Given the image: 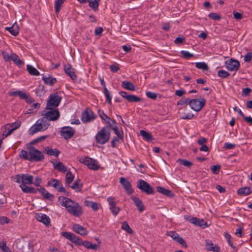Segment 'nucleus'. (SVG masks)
I'll return each instance as SVG.
<instances>
[{"label": "nucleus", "mask_w": 252, "mask_h": 252, "mask_svg": "<svg viewBox=\"0 0 252 252\" xmlns=\"http://www.w3.org/2000/svg\"><path fill=\"white\" fill-rule=\"evenodd\" d=\"M59 200L62 199L61 205L64 207L71 215L79 217L83 214L82 208L80 204L71 199L64 196H60Z\"/></svg>", "instance_id": "obj_1"}, {"label": "nucleus", "mask_w": 252, "mask_h": 252, "mask_svg": "<svg viewBox=\"0 0 252 252\" xmlns=\"http://www.w3.org/2000/svg\"><path fill=\"white\" fill-rule=\"evenodd\" d=\"M19 156L21 158L33 162L41 161L44 158L43 154L32 146L28 148V152L22 150Z\"/></svg>", "instance_id": "obj_2"}, {"label": "nucleus", "mask_w": 252, "mask_h": 252, "mask_svg": "<svg viewBox=\"0 0 252 252\" xmlns=\"http://www.w3.org/2000/svg\"><path fill=\"white\" fill-rule=\"evenodd\" d=\"M50 125V122L44 116L38 120L35 124L33 125L29 129V133L30 135H33L34 133L46 130Z\"/></svg>", "instance_id": "obj_3"}, {"label": "nucleus", "mask_w": 252, "mask_h": 252, "mask_svg": "<svg viewBox=\"0 0 252 252\" xmlns=\"http://www.w3.org/2000/svg\"><path fill=\"white\" fill-rule=\"evenodd\" d=\"M110 137V132L107 127H103L95 135V138L97 143L104 144L107 143Z\"/></svg>", "instance_id": "obj_4"}, {"label": "nucleus", "mask_w": 252, "mask_h": 252, "mask_svg": "<svg viewBox=\"0 0 252 252\" xmlns=\"http://www.w3.org/2000/svg\"><path fill=\"white\" fill-rule=\"evenodd\" d=\"M46 111L42 115L50 122V121H56L60 117V113L57 108L45 107Z\"/></svg>", "instance_id": "obj_5"}, {"label": "nucleus", "mask_w": 252, "mask_h": 252, "mask_svg": "<svg viewBox=\"0 0 252 252\" xmlns=\"http://www.w3.org/2000/svg\"><path fill=\"white\" fill-rule=\"evenodd\" d=\"M206 103L205 99L203 97L190 99L189 105L190 108L195 111L199 112L205 106Z\"/></svg>", "instance_id": "obj_6"}, {"label": "nucleus", "mask_w": 252, "mask_h": 252, "mask_svg": "<svg viewBox=\"0 0 252 252\" xmlns=\"http://www.w3.org/2000/svg\"><path fill=\"white\" fill-rule=\"evenodd\" d=\"M62 97L57 93L51 94L46 103V107L56 108L61 102Z\"/></svg>", "instance_id": "obj_7"}, {"label": "nucleus", "mask_w": 252, "mask_h": 252, "mask_svg": "<svg viewBox=\"0 0 252 252\" xmlns=\"http://www.w3.org/2000/svg\"><path fill=\"white\" fill-rule=\"evenodd\" d=\"M136 186L142 192H144L148 195L153 194L155 193L154 189L143 180L140 179L138 180Z\"/></svg>", "instance_id": "obj_8"}, {"label": "nucleus", "mask_w": 252, "mask_h": 252, "mask_svg": "<svg viewBox=\"0 0 252 252\" xmlns=\"http://www.w3.org/2000/svg\"><path fill=\"white\" fill-rule=\"evenodd\" d=\"M33 177L32 175L26 174H18L16 176V182L21 184H32L33 183Z\"/></svg>", "instance_id": "obj_9"}, {"label": "nucleus", "mask_w": 252, "mask_h": 252, "mask_svg": "<svg viewBox=\"0 0 252 252\" xmlns=\"http://www.w3.org/2000/svg\"><path fill=\"white\" fill-rule=\"evenodd\" d=\"M11 96H18L20 99H24L28 104H31L34 101V100L30 96L22 91H17L11 92L9 94Z\"/></svg>", "instance_id": "obj_10"}, {"label": "nucleus", "mask_w": 252, "mask_h": 252, "mask_svg": "<svg viewBox=\"0 0 252 252\" xmlns=\"http://www.w3.org/2000/svg\"><path fill=\"white\" fill-rule=\"evenodd\" d=\"M48 185L52 186L56 189L59 192H63L66 196L69 195V192L67 191L63 186L61 182L57 179H52L48 182Z\"/></svg>", "instance_id": "obj_11"}, {"label": "nucleus", "mask_w": 252, "mask_h": 252, "mask_svg": "<svg viewBox=\"0 0 252 252\" xmlns=\"http://www.w3.org/2000/svg\"><path fill=\"white\" fill-rule=\"evenodd\" d=\"M96 118V116L90 108H87L81 116V120L83 123H88L93 121Z\"/></svg>", "instance_id": "obj_12"}, {"label": "nucleus", "mask_w": 252, "mask_h": 252, "mask_svg": "<svg viewBox=\"0 0 252 252\" xmlns=\"http://www.w3.org/2000/svg\"><path fill=\"white\" fill-rule=\"evenodd\" d=\"M62 235L66 239L74 243L75 245L81 246V239L77 237L74 234L69 232H63L62 233Z\"/></svg>", "instance_id": "obj_13"}, {"label": "nucleus", "mask_w": 252, "mask_h": 252, "mask_svg": "<svg viewBox=\"0 0 252 252\" xmlns=\"http://www.w3.org/2000/svg\"><path fill=\"white\" fill-rule=\"evenodd\" d=\"M60 132L62 137L67 140L73 136L75 130L71 127L64 126L61 128Z\"/></svg>", "instance_id": "obj_14"}, {"label": "nucleus", "mask_w": 252, "mask_h": 252, "mask_svg": "<svg viewBox=\"0 0 252 252\" xmlns=\"http://www.w3.org/2000/svg\"><path fill=\"white\" fill-rule=\"evenodd\" d=\"M120 183L127 194L130 195L133 193L134 190L131 187V185L126 179L124 177L120 178Z\"/></svg>", "instance_id": "obj_15"}, {"label": "nucleus", "mask_w": 252, "mask_h": 252, "mask_svg": "<svg viewBox=\"0 0 252 252\" xmlns=\"http://www.w3.org/2000/svg\"><path fill=\"white\" fill-rule=\"evenodd\" d=\"M226 67L230 71H237L240 67L239 61L233 59H230L229 61L225 62Z\"/></svg>", "instance_id": "obj_16"}, {"label": "nucleus", "mask_w": 252, "mask_h": 252, "mask_svg": "<svg viewBox=\"0 0 252 252\" xmlns=\"http://www.w3.org/2000/svg\"><path fill=\"white\" fill-rule=\"evenodd\" d=\"M107 201L110 206V210H111L112 214L115 216H117L119 213L120 209L116 206V203L115 201V198L113 197H109L107 198Z\"/></svg>", "instance_id": "obj_17"}, {"label": "nucleus", "mask_w": 252, "mask_h": 252, "mask_svg": "<svg viewBox=\"0 0 252 252\" xmlns=\"http://www.w3.org/2000/svg\"><path fill=\"white\" fill-rule=\"evenodd\" d=\"M64 70L72 80H76L77 76L74 73V69L72 68L70 64H67L64 65Z\"/></svg>", "instance_id": "obj_18"}, {"label": "nucleus", "mask_w": 252, "mask_h": 252, "mask_svg": "<svg viewBox=\"0 0 252 252\" xmlns=\"http://www.w3.org/2000/svg\"><path fill=\"white\" fill-rule=\"evenodd\" d=\"M38 191L41 193L43 198L44 199H48L50 201H53L54 200V195L49 193L44 188L40 187V188L38 189Z\"/></svg>", "instance_id": "obj_19"}, {"label": "nucleus", "mask_w": 252, "mask_h": 252, "mask_svg": "<svg viewBox=\"0 0 252 252\" xmlns=\"http://www.w3.org/2000/svg\"><path fill=\"white\" fill-rule=\"evenodd\" d=\"M157 190L159 193H160L167 197L172 198L174 196V194L171 190L165 189L163 187L159 186L157 187Z\"/></svg>", "instance_id": "obj_20"}, {"label": "nucleus", "mask_w": 252, "mask_h": 252, "mask_svg": "<svg viewBox=\"0 0 252 252\" xmlns=\"http://www.w3.org/2000/svg\"><path fill=\"white\" fill-rule=\"evenodd\" d=\"M131 198L140 212H142L145 210L144 205L142 201L139 198L132 196Z\"/></svg>", "instance_id": "obj_21"}, {"label": "nucleus", "mask_w": 252, "mask_h": 252, "mask_svg": "<svg viewBox=\"0 0 252 252\" xmlns=\"http://www.w3.org/2000/svg\"><path fill=\"white\" fill-rule=\"evenodd\" d=\"M36 218L38 221L42 222L46 225L49 224L50 223V219L48 216H47L45 214H38L37 215Z\"/></svg>", "instance_id": "obj_22"}, {"label": "nucleus", "mask_w": 252, "mask_h": 252, "mask_svg": "<svg viewBox=\"0 0 252 252\" xmlns=\"http://www.w3.org/2000/svg\"><path fill=\"white\" fill-rule=\"evenodd\" d=\"M72 228L74 231L83 236L86 235L88 233L87 230L79 224L73 225Z\"/></svg>", "instance_id": "obj_23"}, {"label": "nucleus", "mask_w": 252, "mask_h": 252, "mask_svg": "<svg viewBox=\"0 0 252 252\" xmlns=\"http://www.w3.org/2000/svg\"><path fill=\"white\" fill-rule=\"evenodd\" d=\"M84 205L87 207L91 208L94 211H97L101 207L100 204L89 200H85Z\"/></svg>", "instance_id": "obj_24"}, {"label": "nucleus", "mask_w": 252, "mask_h": 252, "mask_svg": "<svg viewBox=\"0 0 252 252\" xmlns=\"http://www.w3.org/2000/svg\"><path fill=\"white\" fill-rule=\"evenodd\" d=\"M54 168L59 172H65L67 171V168L61 161L57 163H53Z\"/></svg>", "instance_id": "obj_25"}, {"label": "nucleus", "mask_w": 252, "mask_h": 252, "mask_svg": "<svg viewBox=\"0 0 252 252\" xmlns=\"http://www.w3.org/2000/svg\"><path fill=\"white\" fill-rule=\"evenodd\" d=\"M251 193V188L247 187L241 188L237 190V193L242 196H246L250 194Z\"/></svg>", "instance_id": "obj_26"}, {"label": "nucleus", "mask_w": 252, "mask_h": 252, "mask_svg": "<svg viewBox=\"0 0 252 252\" xmlns=\"http://www.w3.org/2000/svg\"><path fill=\"white\" fill-rule=\"evenodd\" d=\"M45 151L46 153L49 156H54L55 157H58L60 153V151H59L57 149H52L49 147H46L45 148Z\"/></svg>", "instance_id": "obj_27"}, {"label": "nucleus", "mask_w": 252, "mask_h": 252, "mask_svg": "<svg viewBox=\"0 0 252 252\" xmlns=\"http://www.w3.org/2000/svg\"><path fill=\"white\" fill-rule=\"evenodd\" d=\"M11 60H12L14 63L18 66L20 67L24 64V63L15 53L11 54Z\"/></svg>", "instance_id": "obj_28"}, {"label": "nucleus", "mask_w": 252, "mask_h": 252, "mask_svg": "<svg viewBox=\"0 0 252 252\" xmlns=\"http://www.w3.org/2000/svg\"><path fill=\"white\" fill-rule=\"evenodd\" d=\"M42 80L44 81L46 84L51 86L53 85L57 82L56 78H53L50 76H49L48 77L43 76L42 77Z\"/></svg>", "instance_id": "obj_29"}, {"label": "nucleus", "mask_w": 252, "mask_h": 252, "mask_svg": "<svg viewBox=\"0 0 252 252\" xmlns=\"http://www.w3.org/2000/svg\"><path fill=\"white\" fill-rule=\"evenodd\" d=\"M80 182V181L79 179L76 180L72 185L71 186L70 185L69 187L71 188L76 192L81 191L83 186L82 184L79 183Z\"/></svg>", "instance_id": "obj_30"}, {"label": "nucleus", "mask_w": 252, "mask_h": 252, "mask_svg": "<svg viewBox=\"0 0 252 252\" xmlns=\"http://www.w3.org/2000/svg\"><path fill=\"white\" fill-rule=\"evenodd\" d=\"M111 129L114 132L115 134L120 139L123 140L124 139L123 131L122 129H119L117 125L114 126Z\"/></svg>", "instance_id": "obj_31"}, {"label": "nucleus", "mask_w": 252, "mask_h": 252, "mask_svg": "<svg viewBox=\"0 0 252 252\" xmlns=\"http://www.w3.org/2000/svg\"><path fill=\"white\" fill-rule=\"evenodd\" d=\"M74 176L70 172L67 171L65 176V185L68 187H70V184L72 183L74 179Z\"/></svg>", "instance_id": "obj_32"}, {"label": "nucleus", "mask_w": 252, "mask_h": 252, "mask_svg": "<svg viewBox=\"0 0 252 252\" xmlns=\"http://www.w3.org/2000/svg\"><path fill=\"white\" fill-rule=\"evenodd\" d=\"M122 86L124 88L128 90L134 91L135 90L134 85L132 83L127 81H123L122 83Z\"/></svg>", "instance_id": "obj_33"}, {"label": "nucleus", "mask_w": 252, "mask_h": 252, "mask_svg": "<svg viewBox=\"0 0 252 252\" xmlns=\"http://www.w3.org/2000/svg\"><path fill=\"white\" fill-rule=\"evenodd\" d=\"M27 69L29 73L32 75L38 76L39 75V71L31 65L28 64L27 65Z\"/></svg>", "instance_id": "obj_34"}, {"label": "nucleus", "mask_w": 252, "mask_h": 252, "mask_svg": "<svg viewBox=\"0 0 252 252\" xmlns=\"http://www.w3.org/2000/svg\"><path fill=\"white\" fill-rule=\"evenodd\" d=\"M81 245L84 246L88 249L95 250L96 249L97 245L92 244L90 242L88 241H81Z\"/></svg>", "instance_id": "obj_35"}, {"label": "nucleus", "mask_w": 252, "mask_h": 252, "mask_svg": "<svg viewBox=\"0 0 252 252\" xmlns=\"http://www.w3.org/2000/svg\"><path fill=\"white\" fill-rule=\"evenodd\" d=\"M5 29L7 30L12 35L16 36L19 33V28L17 26L13 25L11 27L6 28Z\"/></svg>", "instance_id": "obj_36"}, {"label": "nucleus", "mask_w": 252, "mask_h": 252, "mask_svg": "<svg viewBox=\"0 0 252 252\" xmlns=\"http://www.w3.org/2000/svg\"><path fill=\"white\" fill-rule=\"evenodd\" d=\"M89 5L92 7L94 11H96L98 9L99 2L100 0H88Z\"/></svg>", "instance_id": "obj_37"}, {"label": "nucleus", "mask_w": 252, "mask_h": 252, "mask_svg": "<svg viewBox=\"0 0 252 252\" xmlns=\"http://www.w3.org/2000/svg\"><path fill=\"white\" fill-rule=\"evenodd\" d=\"M140 133L141 135L143 137L144 139L148 141L152 140V137L151 134L149 132L144 130H141L140 131Z\"/></svg>", "instance_id": "obj_38"}, {"label": "nucleus", "mask_w": 252, "mask_h": 252, "mask_svg": "<svg viewBox=\"0 0 252 252\" xmlns=\"http://www.w3.org/2000/svg\"><path fill=\"white\" fill-rule=\"evenodd\" d=\"M35 92L37 96H41L43 95L45 93L44 86L43 85H39L35 90Z\"/></svg>", "instance_id": "obj_39"}, {"label": "nucleus", "mask_w": 252, "mask_h": 252, "mask_svg": "<svg viewBox=\"0 0 252 252\" xmlns=\"http://www.w3.org/2000/svg\"><path fill=\"white\" fill-rule=\"evenodd\" d=\"M195 67L203 71L209 69L208 65L204 62H198L195 63Z\"/></svg>", "instance_id": "obj_40"}, {"label": "nucleus", "mask_w": 252, "mask_h": 252, "mask_svg": "<svg viewBox=\"0 0 252 252\" xmlns=\"http://www.w3.org/2000/svg\"><path fill=\"white\" fill-rule=\"evenodd\" d=\"M105 123L107 125V129L108 128H112V127L116 125V122L114 120L111 119L110 117H108V119H105L104 120Z\"/></svg>", "instance_id": "obj_41"}, {"label": "nucleus", "mask_w": 252, "mask_h": 252, "mask_svg": "<svg viewBox=\"0 0 252 252\" xmlns=\"http://www.w3.org/2000/svg\"><path fill=\"white\" fill-rule=\"evenodd\" d=\"M65 0H56L55 2V10L56 13H58L60 11L62 4Z\"/></svg>", "instance_id": "obj_42"}, {"label": "nucleus", "mask_w": 252, "mask_h": 252, "mask_svg": "<svg viewBox=\"0 0 252 252\" xmlns=\"http://www.w3.org/2000/svg\"><path fill=\"white\" fill-rule=\"evenodd\" d=\"M141 100L142 98L133 94H129L127 98V100L130 102H139Z\"/></svg>", "instance_id": "obj_43"}, {"label": "nucleus", "mask_w": 252, "mask_h": 252, "mask_svg": "<svg viewBox=\"0 0 252 252\" xmlns=\"http://www.w3.org/2000/svg\"><path fill=\"white\" fill-rule=\"evenodd\" d=\"M121 227L122 229L125 230L129 234H132L133 233L132 230L126 221H124L122 223Z\"/></svg>", "instance_id": "obj_44"}, {"label": "nucleus", "mask_w": 252, "mask_h": 252, "mask_svg": "<svg viewBox=\"0 0 252 252\" xmlns=\"http://www.w3.org/2000/svg\"><path fill=\"white\" fill-rule=\"evenodd\" d=\"M180 115V118L184 120H190L194 116L193 114L191 113L186 114L185 113L181 112Z\"/></svg>", "instance_id": "obj_45"}, {"label": "nucleus", "mask_w": 252, "mask_h": 252, "mask_svg": "<svg viewBox=\"0 0 252 252\" xmlns=\"http://www.w3.org/2000/svg\"><path fill=\"white\" fill-rule=\"evenodd\" d=\"M90 169L93 170H97L99 168V166L97 164V161L92 158V162H91L88 166Z\"/></svg>", "instance_id": "obj_46"}, {"label": "nucleus", "mask_w": 252, "mask_h": 252, "mask_svg": "<svg viewBox=\"0 0 252 252\" xmlns=\"http://www.w3.org/2000/svg\"><path fill=\"white\" fill-rule=\"evenodd\" d=\"M184 218L186 220H188L190 223L195 225L197 223V221H198V219L195 217H192L189 215H185Z\"/></svg>", "instance_id": "obj_47"}, {"label": "nucleus", "mask_w": 252, "mask_h": 252, "mask_svg": "<svg viewBox=\"0 0 252 252\" xmlns=\"http://www.w3.org/2000/svg\"><path fill=\"white\" fill-rule=\"evenodd\" d=\"M104 94L106 97L107 103L108 104H111L112 97L110 95L109 91L108 90L106 87H105V88H104Z\"/></svg>", "instance_id": "obj_48"}, {"label": "nucleus", "mask_w": 252, "mask_h": 252, "mask_svg": "<svg viewBox=\"0 0 252 252\" xmlns=\"http://www.w3.org/2000/svg\"><path fill=\"white\" fill-rule=\"evenodd\" d=\"M174 240L176 241L177 243L182 245L185 248H187L188 245L187 244V243L185 242V241L183 239L182 237H181L180 236L179 234L177 235V236H176V238Z\"/></svg>", "instance_id": "obj_49"}, {"label": "nucleus", "mask_w": 252, "mask_h": 252, "mask_svg": "<svg viewBox=\"0 0 252 252\" xmlns=\"http://www.w3.org/2000/svg\"><path fill=\"white\" fill-rule=\"evenodd\" d=\"M218 75L222 78H226L230 75V74L225 70H220L218 72Z\"/></svg>", "instance_id": "obj_50"}, {"label": "nucleus", "mask_w": 252, "mask_h": 252, "mask_svg": "<svg viewBox=\"0 0 252 252\" xmlns=\"http://www.w3.org/2000/svg\"><path fill=\"white\" fill-rule=\"evenodd\" d=\"M0 248L3 252H10L9 248L6 246V242L5 241L0 242Z\"/></svg>", "instance_id": "obj_51"}, {"label": "nucleus", "mask_w": 252, "mask_h": 252, "mask_svg": "<svg viewBox=\"0 0 252 252\" xmlns=\"http://www.w3.org/2000/svg\"><path fill=\"white\" fill-rule=\"evenodd\" d=\"M181 165L189 167L192 164L191 162H190L186 159H179L177 161Z\"/></svg>", "instance_id": "obj_52"}, {"label": "nucleus", "mask_w": 252, "mask_h": 252, "mask_svg": "<svg viewBox=\"0 0 252 252\" xmlns=\"http://www.w3.org/2000/svg\"><path fill=\"white\" fill-rule=\"evenodd\" d=\"M181 56L183 58L186 59H189L193 56L192 54L190 53L188 51H183V50L181 51Z\"/></svg>", "instance_id": "obj_53"}, {"label": "nucleus", "mask_w": 252, "mask_h": 252, "mask_svg": "<svg viewBox=\"0 0 252 252\" xmlns=\"http://www.w3.org/2000/svg\"><path fill=\"white\" fill-rule=\"evenodd\" d=\"M195 225L200 226L203 228H206L208 226L207 223L205 221L203 220L198 219V221H197V223Z\"/></svg>", "instance_id": "obj_54"}, {"label": "nucleus", "mask_w": 252, "mask_h": 252, "mask_svg": "<svg viewBox=\"0 0 252 252\" xmlns=\"http://www.w3.org/2000/svg\"><path fill=\"white\" fill-rule=\"evenodd\" d=\"M80 162L88 166V165L92 162V158L89 157H85V158L81 159Z\"/></svg>", "instance_id": "obj_55"}, {"label": "nucleus", "mask_w": 252, "mask_h": 252, "mask_svg": "<svg viewBox=\"0 0 252 252\" xmlns=\"http://www.w3.org/2000/svg\"><path fill=\"white\" fill-rule=\"evenodd\" d=\"M220 165H215L211 167L212 172L215 174H218L220 170Z\"/></svg>", "instance_id": "obj_56"}, {"label": "nucleus", "mask_w": 252, "mask_h": 252, "mask_svg": "<svg viewBox=\"0 0 252 252\" xmlns=\"http://www.w3.org/2000/svg\"><path fill=\"white\" fill-rule=\"evenodd\" d=\"M207 251H212L213 252H220V248L219 246L216 244L212 246V247L207 248Z\"/></svg>", "instance_id": "obj_57"}, {"label": "nucleus", "mask_w": 252, "mask_h": 252, "mask_svg": "<svg viewBox=\"0 0 252 252\" xmlns=\"http://www.w3.org/2000/svg\"><path fill=\"white\" fill-rule=\"evenodd\" d=\"M208 17L214 20H220L221 18L220 16L219 15H218L217 13L213 12L209 14Z\"/></svg>", "instance_id": "obj_58"}, {"label": "nucleus", "mask_w": 252, "mask_h": 252, "mask_svg": "<svg viewBox=\"0 0 252 252\" xmlns=\"http://www.w3.org/2000/svg\"><path fill=\"white\" fill-rule=\"evenodd\" d=\"M20 187L21 188L22 191L26 193H30L31 187L26 186L25 185L21 184Z\"/></svg>", "instance_id": "obj_59"}, {"label": "nucleus", "mask_w": 252, "mask_h": 252, "mask_svg": "<svg viewBox=\"0 0 252 252\" xmlns=\"http://www.w3.org/2000/svg\"><path fill=\"white\" fill-rule=\"evenodd\" d=\"M224 236H225V239H226L228 244L232 248H234L235 247L233 245V243L232 242V241H231V236L230 234H229L228 233H225V235H224Z\"/></svg>", "instance_id": "obj_60"}, {"label": "nucleus", "mask_w": 252, "mask_h": 252, "mask_svg": "<svg viewBox=\"0 0 252 252\" xmlns=\"http://www.w3.org/2000/svg\"><path fill=\"white\" fill-rule=\"evenodd\" d=\"M146 96L152 99H156L157 97V94L152 92H147L146 93Z\"/></svg>", "instance_id": "obj_61"}, {"label": "nucleus", "mask_w": 252, "mask_h": 252, "mask_svg": "<svg viewBox=\"0 0 252 252\" xmlns=\"http://www.w3.org/2000/svg\"><path fill=\"white\" fill-rule=\"evenodd\" d=\"M189 100L190 99L189 98L182 99L177 102V105H186V106H187V104H189Z\"/></svg>", "instance_id": "obj_62"}, {"label": "nucleus", "mask_w": 252, "mask_h": 252, "mask_svg": "<svg viewBox=\"0 0 252 252\" xmlns=\"http://www.w3.org/2000/svg\"><path fill=\"white\" fill-rule=\"evenodd\" d=\"M98 114L102 120L104 121L105 119H108V116L105 114L103 111L100 109L98 110Z\"/></svg>", "instance_id": "obj_63"}, {"label": "nucleus", "mask_w": 252, "mask_h": 252, "mask_svg": "<svg viewBox=\"0 0 252 252\" xmlns=\"http://www.w3.org/2000/svg\"><path fill=\"white\" fill-rule=\"evenodd\" d=\"M252 59V52H249L244 56L245 62H250Z\"/></svg>", "instance_id": "obj_64"}]
</instances>
